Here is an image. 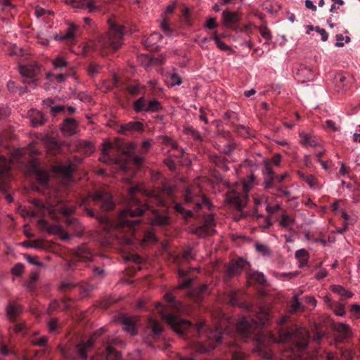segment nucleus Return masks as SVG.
I'll list each match as a JSON object with an SVG mask.
<instances>
[{
	"label": "nucleus",
	"mask_w": 360,
	"mask_h": 360,
	"mask_svg": "<svg viewBox=\"0 0 360 360\" xmlns=\"http://www.w3.org/2000/svg\"><path fill=\"white\" fill-rule=\"evenodd\" d=\"M123 27L115 24L110 25L109 32L99 37L96 41H92L85 46L87 51L89 49L99 51L108 46L117 50L122 44Z\"/></svg>",
	"instance_id": "f257e3e1"
},
{
	"label": "nucleus",
	"mask_w": 360,
	"mask_h": 360,
	"mask_svg": "<svg viewBox=\"0 0 360 360\" xmlns=\"http://www.w3.org/2000/svg\"><path fill=\"white\" fill-rule=\"evenodd\" d=\"M158 312L170 325L171 328L179 334H183L191 326L188 321L180 319L172 314L167 315L163 309H158Z\"/></svg>",
	"instance_id": "f03ea898"
},
{
	"label": "nucleus",
	"mask_w": 360,
	"mask_h": 360,
	"mask_svg": "<svg viewBox=\"0 0 360 360\" xmlns=\"http://www.w3.org/2000/svg\"><path fill=\"white\" fill-rule=\"evenodd\" d=\"M245 194L240 195L236 191H231L227 193V200L234 203L238 209H242L248 202L247 193L250 191V186L247 184H243L240 186Z\"/></svg>",
	"instance_id": "7ed1b4c3"
},
{
	"label": "nucleus",
	"mask_w": 360,
	"mask_h": 360,
	"mask_svg": "<svg viewBox=\"0 0 360 360\" xmlns=\"http://www.w3.org/2000/svg\"><path fill=\"white\" fill-rule=\"evenodd\" d=\"M143 210L138 208L134 211L131 209L122 211L119 216L118 223L122 226H134L140 222L139 220H131V218L142 214Z\"/></svg>",
	"instance_id": "20e7f679"
},
{
	"label": "nucleus",
	"mask_w": 360,
	"mask_h": 360,
	"mask_svg": "<svg viewBox=\"0 0 360 360\" xmlns=\"http://www.w3.org/2000/svg\"><path fill=\"white\" fill-rule=\"evenodd\" d=\"M20 72L25 78L32 79L28 83L30 88L34 89L37 86V76L39 72V68L36 64H29L20 67Z\"/></svg>",
	"instance_id": "39448f33"
},
{
	"label": "nucleus",
	"mask_w": 360,
	"mask_h": 360,
	"mask_svg": "<svg viewBox=\"0 0 360 360\" xmlns=\"http://www.w3.org/2000/svg\"><path fill=\"white\" fill-rule=\"evenodd\" d=\"M200 197L198 195L195 188H188L184 194V200L186 205L193 202L196 209H200L202 206H207L210 207V203L205 199L202 198V202H200Z\"/></svg>",
	"instance_id": "423d86ee"
},
{
	"label": "nucleus",
	"mask_w": 360,
	"mask_h": 360,
	"mask_svg": "<svg viewBox=\"0 0 360 360\" xmlns=\"http://www.w3.org/2000/svg\"><path fill=\"white\" fill-rule=\"evenodd\" d=\"M122 341L116 338H110L107 342L105 360H122L121 354L114 350L113 345L121 344Z\"/></svg>",
	"instance_id": "0eeeda50"
},
{
	"label": "nucleus",
	"mask_w": 360,
	"mask_h": 360,
	"mask_svg": "<svg viewBox=\"0 0 360 360\" xmlns=\"http://www.w3.org/2000/svg\"><path fill=\"white\" fill-rule=\"evenodd\" d=\"M138 321V316H124L122 319L123 330L131 335H136L137 333V330L136 329V324Z\"/></svg>",
	"instance_id": "6e6552de"
},
{
	"label": "nucleus",
	"mask_w": 360,
	"mask_h": 360,
	"mask_svg": "<svg viewBox=\"0 0 360 360\" xmlns=\"http://www.w3.org/2000/svg\"><path fill=\"white\" fill-rule=\"evenodd\" d=\"M94 345V341L92 339L88 340L86 342L84 343L79 344L77 346V354L76 359L77 360H86L87 359V352Z\"/></svg>",
	"instance_id": "1a4fd4ad"
},
{
	"label": "nucleus",
	"mask_w": 360,
	"mask_h": 360,
	"mask_svg": "<svg viewBox=\"0 0 360 360\" xmlns=\"http://www.w3.org/2000/svg\"><path fill=\"white\" fill-rule=\"evenodd\" d=\"M61 130L65 136H72L78 131L77 122L73 119H66L62 125Z\"/></svg>",
	"instance_id": "9d476101"
},
{
	"label": "nucleus",
	"mask_w": 360,
	"mask_h": 360,
	"mask_svg": "<svg viewBox=\"0 0 360 360\" xmlns=\"http://www.w3.org/2000/svg\"><path fill=\"white\" fill-rule=\"evenodd\" d=\"M114 148V146L108 143V142H103L102 144V156L99 158V160L104 162V163H111V162H116L117 160L110 158L109 155V153Z\"/></svg>",
	"instance_id": "9b49d317"
},
{
	"label": "nucleus",
	"mask_w": 360,
	"mask_h": 360,
	"mask_svg": "<svg viewBox=\"0 0 360 360\" xmlns=\"http://www.w3.org/2000/svg\"><path fill=\"white\" fill-rule=\"evenodd\" d=\"M214 225V218L212 215H209L205 219V225L202 227H200L197 229V233L199 236L205 235H211L214 233V229L212 228Z\"/></svg>",
	"instance_id": "f8f14e48"
},
{
	"label": "nucleus",
	"mask_w": 360,
	"mask_h": 360,
	"mask_svg": "<svg viewBox=\"0 0 360 360\" xmlns=\"http://www.w3.org/2000/svg\"><path fill=\"white\" fill-rule=\"evenodd\" d=\"M248 266L249 264L248 262L243 259H239L229 266L228 272L231 275L238 274H240L243 269H246Z\"/></svg>",
	"instance_id": "ddd939ff"
},
{
	"label": "nucleus",
	"mask_w": 360,
	"mask_h": 360,
	"mask_svg": "<svg viewBox=\"0 0 360 360\" xmlns=\"http://www.w3.org/2000/svg\"><path fill=\"white\" fill-rule=\"evenodd\" d=\"M92 200L94 202H97L99 200L103 201L105 203V209H110L112 207V200H111V196L108 193H101L97 192L94 195H93L91 197Z\"/></svg>",
	"instance_id": "4468645a"
},
{
	"label": "nucleus",
	"mask_w": 360,
	"mask_h": 360,
	"mask_svg": "<svg viewBox=\"0 0 360 360\" xmlns=\"http://www.w3.org/2000/svg\"><path fill=\"white\" fill-rule=\"evenodd\" d=\"M222 19L226 27H231L234 22L238 20V15L236 12L224 10L222 12Z\"/></svg>",
	"instance_id": "2eb2a0df"
},
{
	"label": "nucleus",
	"mask_w": 360,
	"mask_h": 360,
	"mask_svg": "<svg viewBox=\"0 0 360 360\" xmlns=\"http://www.w3.org/2000/svg\"><path fill=\"white\" fill-rule=\"evenodd\" d=\"M333 328L341 335L342 338H347L352 335V330L349 325L343 323H335Z\"/></svg>",
	"instance_id": "dca6fc26"
},
{
	"label": "nucleus",
	"mask_w": 360,
	"mask_h": 360,
	"mask_svg": "<svg viewBox=\"0 0 360 360\" xmlns=\"http://www.w3.org/2000/svg\"><path fill=\"white\" fill-rule=\"evenodd\" d=\"M29 118L33 127L41 125L44 122L43 114L38 110H32L29 112Z\"/></svg>",
	"instance_id": "f3484780"
},
{
	"label": "nucleus",
	"mask_w": 360,
	"mask_h": 360,
	"mask_svg": "<svg viewBox=\"0 0 360 360\" xmlns=\"http://www.w3.org/2000/svg\"><path fill=\"white\" fill-rule=\"evenodd\" d=\"M252 324L245 319L242 318L237 323V329L238 332L244 337H248V333L252 330Z\"/></svg>",
	"instance_id": "a211bd4d"
},
{
	"label": "nucleus",
	"mask_w": 360,
	"mask_h": 360,
	"mask_svg": "<svg viewBox=\"0 0 360 360\" xmlns=\"http://www.w3.org/2000/svg\"><path fill=\"white\" fill-rule=\"evenodd\" d=\"M297 336L300 341L297 342L296 345L299 349H304L308 345L309 333L305 328L300 329Z\"/></svg>",
	"instance_id": "6ab92c4d"
},
{
	"label": "nucleus",
	"mask_w": 360,
	"mask_h": 360,
	"mask_svg": "<svg viewBox=\"0 0 360 360\" xmlns=\"http://www.w3.org/2000/svg\"><path fill=\"white\" fill-rule=\"evenodd\" d=\"M295 258L298 262V266L302 267L307 264L309 255L305 249H300L295 252Z\"/></svg>",
	"instance_id": "aec40b11"
},
{
	"label": "nucleus",
	"mask_w": 360,
	"mask_h": 360,
	"mask_svg": "<svg viewBox=\"0 0 360 360\" xmlns=\"http://www.w3.org/2000/svg\"><path fill=\"white\" fill-rule=\"evenodd\" d=\"M143 124L139 122H131L127 124H122L120 127V132H124L127 131H139L142 130Z\"/></svg>",
	"instance_id": "412c9836"
},
{
	"label": "nucleus",
	"mask_w": 360,
	"mask_h": 360,
	"mask_svg": "<svg viewBox=\"0 0 360 360\" xmlns=\"http://www.w3.org/2000/svg\"><path fill=\"white\" fill-rule=\"evenodd\" d=\"M56 169L61 173V174L67 178L69 179L71 176V174L72 171L74 170L73 165L71 163H68L66 165H60L56 167Z\"/></svg>",
	"instance_id": "4be33fe9"
},
{
	"label": "nucleus",
	"mask_w": 360,
	"mask_h": 360,
	"mask_svg": "<svg viewBox=\"0 0 360 360\" xmlns=\"http://www.w3.org/2000/svg\"><path fill=\"white\" fill-rule=\"evenodd\" d=\"M77 29V27L72 24H69V27L67 32L65 34L56 35L55 39L57 40H64V39H73L75 36V32Z\"/></svg>",
	"instance_id": "5701e85b"
},
{
	"label": "nucleus",
	"mask_w": 360,
	"mask_h": 360,
	"mask_svg": "<svg viewBox=\"0 0 360 360\" xmlns=\"http://www.w3.org/2000/svg\"><path fill=\"white\" fill-rule=\"evenodd\" d=\"M330 289L335 293L338 294L343 298H349L352 297V294L339 285H334L330 287Z\"/></svg>",
	"instance_id": "b1692460"
},
{
	"label": "nucleus",
	"mask_w": 360,
	"mask_h": 360,
	"mask_svg": "<svg viewBox=\"0 0 360 360\" xmlns=\"http://www.w3.org/2000/svg\"><path fill=\"white\" fill-rule=\"evenodd\" d=\"M248 276L250 278L257 281L259 284H264L266 281L264 275L257 271H250L248 273Z\"/></svg>",
	"instance_id": "393cba45"
},
{
	"label": "nucleus",
	"mask_w": 360,
	"mask_h": 360,
	"mask_svg": "<svg viewBox=\"0 0 360 360\" xmlns=\"http://www.w3.org/2000/svg\"><path fill=\"white\" fill-rule=\"evenodd\" d=\"M6 311L8 318L13 319L22 312V308L19 305L10 304L8 306Z\"/></svg>",
	"instance_id": "a878e982"
},
{
	"label": "nucleus",
	"mask_w": 360,
	"mask_h": 360,
	"mask_svg": "<svg viewBox=\"0 0 360 360\" xmlns=\"http://www.w3.org/2000/svg\"><path fill=\"white\" fill-rule=\"evenodd\" d=\"M166 83L168 86H179L181 84V77L176 73H172L166 79Z\"/></svg>",
	"instance_id": "bb28decb"
},
{
	"label": "nucleus",
	"mask_w": 360,
	"mask_h": 360,
	"mask_svg": "<svg viewBox=\"0 0 360 360\" xmlns=\"http://www.w3.org/2000/svg\"><path fill=\"white\" fill-rule=\"evenodd\" d=\"M259 323H254V324L257 326H263L265 324L266 321L269 319V310L265 308H262L258 314Z\"/></svg>",
	"instance_id": "cd10ccee"
},
{
	"label": "nucleus",
	"mask_w": 360,
	"mask_h": 360,
	"mask_svg": "<svg viewBox=\"0 0 360 360\" xmlns=\"http://www.w3.org/2000/svg\"><path fill=\"white\" fill-rule=\"evenodd\" d=\"M52 63L56 69H63L68 65L67 60L61 56H56Z\"/></svg>",
	"instance_id": "c85d7f7f"
},
{
	"label": "nucleus",
	"mask_w": 360,
	"mask_h": 360,
	"mask_svg": "<svg viewBox=\"0 0 360 360\" xmlns=\"http://www.w3.org/2000/svg\"><path fill=\"white\" fill-rule=\"evenodd\" d=\"M161 109V104L157 100L146 102V112H157Z\"/></svg>",
	"instance_id": "c756f323"
},
{
	"label": "nucleus",
	"mask_w": 360,
	"mask_h": 360,
	"mask_svg": "<svg viewBox=\"0 0 360 360\" xmlns=\"http://www.w3.org/2000/svg\"><path fill=\"white\" fill-rule=\"evenodd\" d=\"M76 7L86 8L90 12H94L97 10V8L94 5L93 0H82L79 3H75Z\"/></svg>",
	"instance_id": "7c9ffc66"
},
{
	"label": "nucleus",
	"mask_w": 360,
	"mask_h": 360,
	"mask_svg": "<svg viewBox=\"0 0 360 360\" xmlns=\"http://www.w3.org/2000/svg\"><path fill=\"white\" fill-rule=\"evenodd\" d=\"M53 101L51 99H46L43 101L44 105L51 108V112L53 115H56L58 112L63 110L64 108L61 105L52 106Z\"/></svg>",
	"instance_id": "2f4dec72"
},
{
	"label": "nucleus",
	"mask_w": 360,
	"mask_h": 360,
	"mask_svg": "<svg viewBox=\"0 0 360 360\" xmlns=\"http://www.w3.org/2000/svg\"><path fill=\"white\" fill-rule=\"evenodd\" d=\"M47 149L50 153H55L60 148V145L53 139H49L46 142Z\"/></svg>",
	"instance_id": "473e14b6"
},
{
	"label": "nucleus",
	"mask_w": 360,
	"mask_h": 360,
	"mask_svg": "<svg viewBox=\"0 0 360 360\" xmlns=\"http://www.w3.org/2000/svg\"><path fill=\"white\" fill-rule=\"evenodd\" d=\"M169 218L166 215H160L155 214V217L152 220L153 225H165L168 223Z\"/></svg>",
	"instance_id": "72a5a7b5"
},
{
	"label": "nucleus",
	"mask_w": 360,
	"mask_h": 360,
	"mask_svg": "<svg viewBox=\"0 0 360 360\" xmlns=\"http://www.w3.org/2000/svg\"><path fill=\"white\" fill-rule=\"evenodd\" d=\"M211 335L209 336V338H212L214 340V342L212 343V345L210 346V348L209 349H212L214 348V347L221 342V333L218 329L214 330V331H212Z\"/></svg>",
	"instance_id": "f704fd0d"
},
{
	"label": "nucleus",
	"mask_w": 360,
	"mask_h": 360,
	"mask_svg": "<svg viewBox=\"0 0 360 360\" xmlns=\"http://www.w3.org/2000/svg\"><path fill=\"white\" fill-rule=\"evenodd\" d=\"M340 13L344 14L345 11L342 9L340 10V12L331 13V16L327 20L328 26L330 28H333L335 26V24L333 22V21H338L340 20Z\"/></svg>",
	"instance_id": "c9c22d12"
},
{
	"label": "nucleus",
	"mask_w": 360,
	"mask_h": 360,
	"mask_svg": "<svg viewBox=\"0 0 360 360\" xmlns=\"http://www.w3.org/2000/svg\"><path fill=\"white\" fill-rule=\"evenodd\" d=\"M279 223L283 227H290L294 224V219L288 214H283Z\"/></svg>",
	"instance_id": "e433bc0d"
},
{
	"label": "nucleus",
	"mask_w": 360,
	"mask_h": 360,
	"mask_svg": "<svg viewBox=\"0 0 360 360\" xmlns=\"http://www.w3.org/2000/svg\"><path fill=\"white\" fill-rule=\"evenodd\" d=\"M161 38H162V35L160 34L157 33V32L153 33L146 39V46H153Z\"/></svg>",
	"instance_id": "4c0bfd02"
},
{
	"label": "nucleus",
	"mask_w": 360,
	"mask_h": 360,
	"mask_svg": "<svg viewBox=\"0 0 360 360\" xmlns=\"http://www.w3.org/2000/svg\"><path fill=\"white\" fill-rule=\"evenodd\" d=\"M148 324L155 335H159L162 331V327L152 318L148 319Z\"/></svg>",
	"instance_id": "58836bf2"
},
{
	"label": "nucleus",
	"mask_w": 360,
	"mask_h": 360,
	"mask_svg": "<svg viewBox=\"0 0 360 360\" xmlns=\"http://www.w3.org/2000/svg\"><path fill=\"white\" fill-rule=\"evenodd\" d=\"M146 102L142 97L138 99L134 103V109L136 112L146 111Z\"/></svg>",
	"instance_id": "ea45409f"
},
{
	"label": "nucleus",
	"mask_w": 360,
	"mask_h": 360,
	"mask_svg": "<svg viewBox=\"0 0 360 360\" xmlns=\"http://www.w3.org/2000/svg\"><path fill=\"white\" fill-rule=\"evenodd\" d=\"M10 169V163L3 157L0 158V174L3 175L8 172Z\"/></svg>",
	"instance_id": "a19ab883"
},
{
	"label": "nucleus",
	"mask_w": 360,
	"mask_h": 360,
	"mask_svg": "<svg viewBox=\"0 0 360 360\" xmlns=\"http://www.w3.org/2000/svg\"><path fill=\"white\" fill-rule=\"evenodd\" d=\"M259 33L261 36L266 39L267 42L271 40L272 35L270 30L266 27H259Z\"/></svg>",
	"instance_id": "79ce46f5"
},
{
	"label": "nucleus",
	"mask_w": 360,
	"mask_h": 360,
	"mask_svg": "<svg viewBox=\"0 0 360 360\" xmlns=\"http://www.w3.org/2000/svg\"><path fill=\"white\" fill-rule=\"evenodd\" d=\"M184 131L186 134L191 135L193 139L196 140H201V136L200 134L197 131H195L192 127H184Z\"/></svg>",
	"instance_id": "37998d69"
},
{
	"label": "nucleus",
	"mask_w": 360,
	"mask_h": 360,
	"mask_svg": "<svg viewBox=\"0 0 360 360\" xmlns=\"http://www.w3.org/2000/svg\"><path fill=\"white\" fill-rule=\"evenodd\" d=\"M216 45L221 51H232L231 48L220 40L217 36L214 37Z\"/></svg>",
	"instance_id": "c03bdc74"
},
{
	"label": "nucleus",
	"mask_w": 360,
	"mask_h": 360,
	"mask_svg": "<svg viewBox=\"0 0 360 360\" xmlns=\"http://www.w3.org/2000/svg\"><path fill=\"white\" fill-rule=\"evenodd\" d=\"M174 208L176 212H179L185 218L191 216V210H185L184 208L182 207V205L181 204H176Z\"/></svg>",
	"instance_id": "a18cd8bd"
},
{
	"label": "nucleus",
	"mask_w": 360,
	"mask_h": 360,
	"mask_svg": "<svg viewBox=\"0 0 360 360\" xmlns=\"http://www.w3.org/2000/svg\"><path fill=\"white\" fill-rule=\"evenodd\" d=\"M80 147L83 148L86 153H91L94 151V146L91 143L83 141L80 143Z\"/></svg>",
	"instance_id": "49530a36"
},
{
	"label": "nucleus",
	"mask_w": 360,
	"mask_h": 360,
	"mask_svg": "<svg viewBox=\"0 0 360 360\" xmlns=\"http://www.w3.org/2000/svg\"><path fill=\"white\" fill-rule=\"evenodd\" d=\"M165 300L170 304L171 307L177 308L179 304L174 300V298L171 293H166L165 295Z\"/></svg>",
	"instance_id": "de8ad7c7"
},
{
	"label": "nucleus",
	"mask_w": 360,
	"mask_h": 360,
	"mask_svg": "<svg viewBox=\"0 0 360 360\" xmlns=\"http://www.w3.org/2000/svg\"><path fill=\"white\" fill-rule=\"evenodd\" d=\"M46 13L51 14L52 12L47 11L46 9H45L44 8H43L40 6H37L35 8V15L37 16V18H39L43 16L44 15H45Z\"/></svg>",
	"instance_id": "09e8293b"
},
{
	"label": "nucleus",
	"mask_w": 360,
	"mask_h": 360,
	"mask_svg": "<svg viewBox=\"0 0 360 360\" xmlns=\"http://www.w3.org/2000/svg\"><path fill=\"white\" fill-rule=\"evenodd\" d=\"M264 164H265V168H264V170L263 171V174L266 177H268V178H269L270 180H271L272 177L274 176V172L270 168V167L269 165V162L266 160L264 161Z\"/></svg>",
	"instance_id": "8fccbe9b"
},
{
	"label": "nucleus",
	"mask_w": 360,
	"mask_h": 360,
	"mask_svg": "<svg viewBox=\"0 0 360 360\" xmlns=\"http://www.w3.org/2000/svg\"><path fill=\"white\" fill-rule=\"evenodd\" d=\"M302 307V304L298 300V295H295L291 303L292 311H295Z\"/></svg>",
	"instance_id": "3c124183"
},
{
	"label": "nucleus",
	"mask_w": 360,
	"mask_h": 360,
	"mask_svg": "<svg viewBox=\"0 0 360 360\" xmlns=\"http://www.w3.org/2000/svg\"><path fill=\"white\" fill-rule=\"evenodd\" d=\"M23 270H24V265L22 264L18 263L13 267L12 273L14 275L20 276L23 272Z\"/></svg>",
	"instance_id": "603ef678"
},
{
	"label": "nucleus",
	"mask_w": 360,
	"mask_h": 360,
	"mask_svg": "<svg viewBox=\"0 0 360 360\" xmlns=\"http://www.w3.org/2000/svg\"><path fill=\"white\" fill-rule=\"evenodd\" d=\"M160 27L162 30V31L167 34H169L171 32V29L169 27V24L166 19H163L161 21Z\"/></svg>",
	"instance_id": "864d4df0"
},
{
	"label": "nucleus",
	"mask_w": 360,
	"mask_h": 360,
	"mask_svg": "<svg viewBox=\"0 0 360 360\" xmlns=\"http://www.w3.org/2000/svg\"><path fill=\"white\" fill-rule=\"evenodd\" d=\"M156 240L155 235L152 232H148L143 240V243H149Z\"/></svg>",
	"instance_id": "5fc2aeb1"
},
{
	"label": "nucleus",
	"mask_w": 360,
	"mask_h": 360,
	"mask_svg": "<svg viewBox=\"0 0 360 360\" xmlns=\"http://www.w3.org/2000/svg\"><path fill=\"white\" fill-rule=\"evenodd\" d=\"M58 328V321L56 319H51L48 323V328L50 333H54Z\"/></svg>",
	"instance_id": "6e6d98bb"
},
{
	"label": "nucleus",
	"mask_w": 360,
	"mask_h": 360,
	"mask_svg": "<svg viewBox=\"0 0 360 360\" xmlns=\"http://www.w3.org/2000/svg\"><path fill=\"white\" fill-rule=\"evenodd\" d=\"M256 250L262 253L263 255H269L270 250L269 249L263 244H257L256 245Z\"/></svg>",
	"instance_id": "4d7b16f0"
},
{
	"label": "nucleus",
	"mask_w": 360,
	"mask_h": 360,
	"mask_svg": "<svg viewBox=\"0 0 360 360\" xmlns=\"http://www.w3.org/2000/svg\"><path fill=\"white\" fill-rule=\"evenodd\" d=\"M183 257L186 259H192L194 258V254L193 253V249L191 248H187L184 250L183 252Z\"/></svg>",
	"instance_id": "13d9d810"
},
{
	"label": "nucleus",
	"mask_w": 360,
	"mask_h": 360,
	"mask_svg": "<svg viewBox=\"0 0 360 360\" xmlns=\"http://www.w3.org/2000/svg\"><path fill=\"white\" fill-rule=\"evenodd\" d=\"M101 69V67L98 65V64H94V65H91L89 69H88V72L90 75H94L95 74H97L98 72H100Z\"/></svg>",
	"instance_id": "bf43d9fd"
},
{
	"label": "nucleus",
	"mask_w": 360,
	"mask_h": 360,
	"mask_svg": "<svg viewBox=\"0 0 360 360\" xmlns=\"http://www.w3.org/2000/svg\"><path fill=\"white\" fill-rule=\"evenodd\" d=\"M315 30L318 33H319V34L321 37V39H322L323 41H326L328 40V33L326 32V31L324 29L320 28L319 27H316L315 28Z\"/></svg>",
	"instance_id": "052dcab7"
},
{
	"label": "nucleus",
	"mask_w": 360,
	"mask_h": 360,
	"mask_svg": "<svg viewBox=\"0 0 360 360\" xmlns=\"http://www.w3.org/2000/svg\"><path fill=\"white\" fill-rule=\"evenodd\" d=\"M311 188H314L316 186V179L314 176L308 175L306 176V180L304 181Z\"/></svg>",
	"instance_id": "680f3d73"
},
{
	"label": "nucleus",
	"mask_w": 360,
	"mask_h": 360,
	"mask_svg": "<svg viewBox=\"0 0 360 360\" xmlns=\"http://www.w3.org/2000/svg\"><path fill=\"white\" fill-rule=\"evenodd\" d=\"M351 310H352L353 315L355 317H356V318L360 317V305L356 304H352V307H351Z\"/></svg>",
	"instance_id": "e2e57ef3"
},
{
	"label": "nucleus",
	"mask_w": 360,
	"mask_h": 360,
	"mask_svg": "<svg viewBox=\"0 0 360 360\" xmlns=\"http://www.w3.org/2000/svg\"><path fill=\"white\" fill-rule=\"evenodd\" d=\"M26 259H27V261L32 264L39 266H43L41 262H37L36 260V259H37L36 257H32L30 255H27Z\"/></svg>",
	"instance_id": "0e129e2a"
},
{
	"label": "nucleus",
	"mask_w": 360,
	"mask_h": 360,
	"mask_svg": "<svg viewBox=\"0 0 360 360\" xmlns=\"http://www.w3.org/2000/svg\"><path fill=\"white\" fill-rule=\"evenodd\" d=\"M335 37H336L335 46H337V47L343 46L345 44V42L343 41L344 37L342 34H337Z\"/></svg>",
	"instance_id": "69168bd1"
},
{
	"label": "nucleus",
	"mask_w": 360,
	"mask_h": 360,
	"mask_svg": "<svg viewBox=\"0 0 360 360\" xmlns=\"http://www.w3.org/2000/svg\"><path fill=\"white\" fill-rule=\"evenodd\" d=\"M281 208V205L277 204L276 205L272 207L269 205H266V210L269 213V214H273L275 212H276L277 210H280Z\"/></svg>",
	"instance_id": "338daca9"
},
{
	"label": "nucleus",
	"mask_w": 360,
	"mask_h": 360,
	"mask_svg": "<svg viewBox=\"0 0 360 360\" xmlns=\"http://www.w3.org/2000/svg\"><path fill=\"white\" fill-rule=\"evenodd\" d=\"M305 301L307 304H309L312 309H314L316 306V300L314 297L308 296L306 297Z\"/></svg>",
	"instance_id": "774afa93"
}]
</instances>
